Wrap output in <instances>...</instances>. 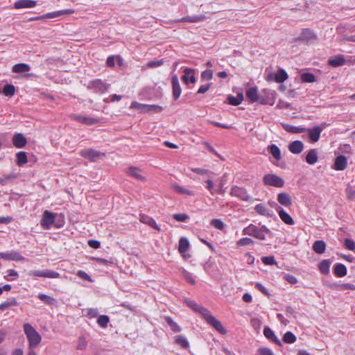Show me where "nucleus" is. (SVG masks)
Instances as JSON below:
<instances>
[{
	"mask_svg": "<svg viewBox=\"0 0 355 355\" xmlns=\"http://www.w3.org/2000/svg\"><path fill=\"white\" fill-rule=\"evenodd\" d=\"M24 333L29 342L30 348L36 347L41 342L42 337L39 333L28 323H25L23 326Z\"/></svg>",
	"mask_w": 355,
	"mask_h": 355,
	"instance_id": "obj_1",
	"label": "nucleus"
},
{
	"mask_svg": "<svg viewBox=\"0 0 355 355\" xmlns=\"http://www.w3.org/2000/svg\"><path fill=\"white\" fill-rule=\"evenodd\" d=\"M263 183L265 185L281 188L284 186V180L275 174H266L263 177Z\"/></svg>",
	"mask_w": 355,
	"mask_h": 355,
	"instance_id": "obj_2",
	"label": "nucleus"
},
{
	"mask_svg": "<svg viewBox=\"0 0 355 355\" xmlns=\"http://www.w3.org/2000/svg\"><path fill=\"white\" fill-rule=\"evenodd\" d=\"M79 155L83 157L88 159L91 162H96L105 156L104 153L92 148L83 149L79 152Z\"/></svg>",
	"mask_w": 355,
	"mask_h": 355,
	"instance_id": "obj_3",
	"label": "nucleus"
},
{
	"mask_svg": "<svg viewBox=\"0 0 355 355\" xmlns=\"http://www.w3.org/2000/svg\"><path fill=\"white\" fill-rule=\"evenodd\" d=\"M245 94L251 103L259 102L263 105L267 103L266 99L258 94V89L256 87L248 89Z\"/></svg>",
	"mask_w": 355,
	"mask_h": 355,
	"instance_id": "obj_4",
	"label": "nucleus"
},
{
	"mask_svg": "<svg viewBox=\"0 0 355 355\" xmlns=\"http://www.w3.org/2000/svg\"><path fill=\"white\" fill-rule=\"evenodd\" d=\"M87 87L96 93H104L107 90L108 85L100 79H95L89 81Z\"/></svg>",
	"mask_w": 355,
	"mask_h": 355,
	"instance_id": "obj_5",
	"label": "nucleus"
},
{
	"mask_svg": "<svg viewBox=\"0 0 355 355\" xmlns=\"http://www.w3.org/2000/svg\"><path fill=\"white\" fill-rule=\"evenodd\" d=\"M243 234L255 237L260 240H265V234L255 225L251 224L243 230Z\"/></svg>",
	"mask_w": 355,
	"mask_h": 355,
	"instance_id": "obj_6",
	"label": "nucleus"
},
{
	"mask_svg": "<svg viewBox=\"0 0 355 355\" xmlns=\"http://www.w3.org/2000/svg\"><path fill=\"white\" fill-rule=\"evenodd\" d=\"M55 218V214L50 212L48 210H45L42 214V218L41 220V226L45 229L49 230L51 225L54 223Z\"/></svg>",
	"mask_w": 355,
	"mask_h": 355,
	"instance_id": "obj_7",
	"label": "nucleus"
},
{
	"mask_svg": "<svg viewBox=\"0 0 355 355\" xmlns=\"http://www.w3.org/2000/svg\"><path fill=\"white\" fill-rule=\"evenodd\" d=\"M28 275L47 278H59L60 277V275L58 272L49 270H31L28 272Z\"/></svg>",
	"mask_w": 355,
	"mask_h": 355,
	"instance_id": "obj_8",
	"label": "nucleus"
},
{
	"mask_svg": "<svg viewBox=\"0 0 355 355\" xmlns=\"http://www.w3.org/2000/svg\"><path fill=\"white\" fill-rule=\"evenodd\" d=\"M230 195L243 201H248L250 198L247 191L244 188L237 186H234L231 189Z\"/></svg>",
	"mask_w": 355,
	"mask_h": 355,
	"instance_id": "obj_9",
	"label": "nucleus"
},
{
	"mask_svg": "<svg viewBox=\"0 0 355 355\" xmlns=\"http://www.w3.org/2000/svg\"><path fill=\"white\" fill-rule=\"evenodd\" d=\"M171 85H172V92H173V97L175 100L179 98L182 93V89L180 85V82L176 74H173L171 76Z\"/></svg>",
	"mask_w": 355,
	"mask_h": 355,
	"instance_id": "obj_10",
	"label": "nucleus"
},
{
	"mask_svg": "<svg viewBox=\"0 0 355 355\" xmlns=\"http://www.w3.org/2000/svg\"><path fill=\"white\" fill-rule=\"evenodd\" d=\"M195 70L190 68H185L183 70L184 74L181 77L182 80L184 84L188 85L189 83H195L196 81L194 76Z\"/></svg>",
	"mask_w": 355,
	"mask_h": 355,
	"instance_id": "obj_11",
	"label": "nucleus"
},
{
	"mask_svg": "<svg viewBox=\"0 0 355 355\" xmlns=\"http://www.w3.org/2000/svg\"><path fill=\"white\" fill-rule=\"evenodd\" d=\"M315 39L316 35L309 28L304 29L297 38V40L306 43H312Z\"/></svg>",
	"mask_w": 355,
	"mask_h": 355,
	"instance_id": "obj_12",
	"label": "nucleus"
},
{
	"mask_svg": "<svg viewBox=\"0 0 355 355\" xmlns=\"http://www.w3.org/2000/svg\"><path fill=\"white\" fill-rule=\"evenodd\" d=\"M0 259L15 261H21L24 259V257L19 253L13 250L6 252H0Z\"/></svg>",
	"mask_w": 355,
	"mask_h": 355,
	"instance_id": "obj_13",
	"label": "nucleus"
},
{
	"mask_svg": "<svg viewBox=\"0 0 355 355\" xmlns=\"http://www.w3.org/2000/svg\"><path fill=\"white\" fill-rule=\"evenodd\" d=\"M71 118L73 120H76L81 123H83L85 125H89L95 124L98 122V120L97 119L92 118L89 116H82V115L73 114L71 116Z\"/></svg>",
	"mask_w": 355,
	"mask_h": 355,
	"instance_id": "obj_14",
	"label": "nucleus"
},
{
	"mask_svg": "<svg viewBox=\"0 0 355 355\" xmlns=\"http://www.w3.org/2000/svg\"><path fill=\"white\" fill-rule=\"evenodd\" d=\"M322 131V128L320 126H315L313 128L306 129V132H308V135L312 142L315 143L320 139V134Z\"/></svg>",
	"mask_w": 355,
	"mask_h": 355,
	"instance_id": "obj_15",
	"label": "nucleus"
},
{
	"mask_svg": "<svg viewBox=\"0 0 355 355\" xmlns=\"http://www.w3.org/2000/svg\"><path fill=\"white\" fill-rule=\"evenodd\" d=\"M12 144L16 148H23L26 146L27 140L21 133H16L12 137Z\"/></svg>",
	"mask_w": 355,
	"mask_h": 355,
	"instance_id": "obj_16",
	"label": "nucleus"
},
{
	"mask_svg": "<svg viewBox=\"0 0 355 355\" xmlns=\"http://www.w3.org/2000/svg\"><path fill=\"white\" fill-rule=\"evenodd\" d=\"M263 334L265 337L269 340L273 342L276 345L281 346L282 342L280 340L275 336L274 331L268 327H265L263 329Z\"/></svg>",
	"mask_w": 355,
	"mask_h": 355,
	"instance_id": "obj_17",
	"label": "nucleus"
},
{
	"mask_svg": "<svg viewBox=\"0 0 355 355\" xmlns=\"http://www.w3.org/2000/svg\"><path fill=\"white\" fill-rule=\"evenodd\" d=\"M255 211L260 215L272 217L274 216V213L272 210L268 209L266 205L263 203L258 204L254 207Z\"/></svg>",
	"mask_w": 355,
	"mask_h": 355,
	"instance_id": "obj_18",
	"label": "nucleus"
},
{
	"mask_svg": "<svg viewBox=\"0 0 355 355\" xmlns=\"http://www.w3.org/2000/svg\"><path fill=\"white\" fill-rule=\"evenodd\" d=\"M277 211L279 214V218L283 222H284L287 225H294L295 223L292 217L286 211H285L281 207H278Z\"/></svg>",
	"mask_w": 355,
	"mask_h": 355,
	"instance_id": "obj_19",
	"label": "nucleus"
},
{
	"mask_svg": "<svg viewBox=\"0 0 355 355\" xmlns=\"http://www.w3.org/2000/svg\"><path fill=\"white\" fill-rule=\"evenodd\" d=\"M304 148L303 143L300 140H295L288 145V150L293 154H300Z\"/></svg>",
	"mask_w": 355,
	"mask_h": 355,
	"instance_id": "obj_20",
	"label": "nucleus"
},
{
	"mask_svg": "<svg viewBox=\"0 0 355 355\" xmlns=\"http://www.w3.org/2000/svg\"><path fill=\"white\" fill-rule=\"evenodd\" d=\"M139 220L146 225H148L149 226L152 227L153 228L159 231L160 227L156 223L155 220L152 218L151 217L145 215V214H140L139 216Z\"/></svg>",
	"mask_w": 355,
	"mask_h": 355,
	"instance_id": "obj_21",
	"label": "nucleus"
},
{
	"mask_svg": "<svg viewBox=\"0 0 355 355\" xmlns=\"http://www.w3.org/2000/svg\"><path fill=\"white\" fill-rule=\"evenodd\" d=\"M36 4V1L33 0H18L15 3L14 8L16 9L33 8Z\"/></svg>",
	"mask_w": 355,
	"mask_h": 355,
	"instance_id": "obj_22",
	"label": "nucleus"
},
{
	"mask_svg": "<svg viewBox=\"0 0 355 355\" xmlns=\"http://www.w3.org/2000/svg\"><path fill=\"white\" fill-rule=\"evenodd\" d=\"M210 320L207 322L209 325L212 326L216 331L221 334H226L227 330L224 328L222 323L218 320L214 316L209 318Z\"/></svg>",
	"mask_w": 355,
	"mask_h": 355,
	"instance_id": "obj_23",
	"label": "nucleus"
},
{
	"mask_svg": "<svg viewBox=\"0 0 355 355\" xmlns=\"http://www.w3.org/2000/svg\"><path fill=\"white\" fill-rule=\"evenodd\" d=\"M71 13H73V10L67 9V10H62L58 11V12H49L46 15H42V16H40L38 17L33 18L32 19L33 20V19H42V18H54V17H57L62 15L71 14Z\"/></svg>",
	"mask_w": 355,
	"mask_h": 355,
	"instance_id": "obj_24",
	"label": "nucleus"
},
{
	"mask_svg": "<svg viewBox=\"0 0 355 355\" xmlns=\"http://www.w3.org/2000/svg\"><path fill=\"white\" fill-rule=\"evenodd\" d=\"M347 159L344 155L338 156L334 162V168L337 171H343L347 166Z\"/></svg>",
	"mask_w": 355,
	"mask_h": 355,
	"instance_id": "obj_25",
	"label": "nucleus"
},
{
	"mask_svg": "<svg viewBox=\"0 0 355 355\" xmlns=\"http://www.w3.org/2000/svg\"><path fill=\"white\" fill-rule=\"evenodd\" d=\"M329 65L334 67L343 66L345 63V59L343 55H337L328 60Z\"/></svg>",
	"mask_w": 355,
	"mask_h": 355,
	"instance_id": "obj_26",
	"label": "nucleus"
},
{
	"mask_svg": "<svg viewBox=\"0 0 355 355\" xmlns=\"http://www.w3.org/2000/svg\"><path fill=\"white\" fill-rule=\"evenodd\" d=\"M277 201L285 207L290 206L292 203L291 196L287 193H279L277 195Z\"/></svg>",
	"mask_w": 355,
	"mask_h": 355,
	"instance_id": "obj_27",
	"label": "nucleus"
},
{
	"mask_svg": "<svg viewBox=\"0 0 355 355\" xmlns=\"http://www.w3.org/2000/svg\"><path fill=\"white\" fill-rule=\"evenodd\" d=\"M318 153L317 149L310 150L306 156V162L309 164H315L318 160Z\"/></svg>",
	"mask_w": 355,
	"mask_h": 355,
	"instance_id": "obj_28",
	"label": "nucleus"
},
{
	"mask_svg": "<svg viewBox=\"0 0 355 355\" xmlns=\"http://www.w3.org/2000/svg\"><path fill=\"white\" fill-rule=\"evenodd\" d=\"M127 173L130 176L138 180L144 181L146 180L145 177L141 174L140 170L136 167L128 168Z\"/></svg>",
	"mask_w": 355,
	"mask_h": 355,
	"instance_id": "obj_29",
	"label": "nucleus"
},
{
	"mask_svg": "<svg viewBox=\"0 0 355 355\" xmlns=\"http://www.w3.org/2000/svg\"><path fill=\"white\" fill-rule=\"evenodd\" d=\"M206 19L205 16L203 15H193V16H188L186 17H183L179 19V21L182 22H189V23H197L199 21H202Z\"/></svg>",
	"mask_w": 355,
	"mask_h": 355,
	"instance_id": "obj_30",
	"label": "nucleus"
},
{
	"mask_svg": "<svg viewBox=\"0 0 355 355\" xmlns=\"http://www.w3.org/2000/svg\"><path fill=\"white\" fill-rule=\"evenodd\" d=\"M334 273L339 277H343L347 275V268L344 264L336 263L334 266Z\"/></svg>",
	"mask_w": 355,
	"mask_h": 355,
	"instance_id": "obj_31",
	"label": "nucleus"
},
{
	"mask_svg": "<svg viewBox=\"0 0 355 355\" xmlns=\"http://www.w3.org/2000/svg\"><path fill=\"white\" fill-rule=\"evenodd\" d=\"M268 150L276 160L279 161L282 159L280 149L277 145L271 144L268 146Z\"/></svg>",
	"mask_w": 355,
	"mask_h": 355,
	"instance_id": "obj_32",
	"label": "nucleus"
},
{
	"mask_svg": "<svg viewBox=\"0 0 355 355\" xmlns=\"http://www.w3.org/2000/svg\"><path fill=\"white\" fill-rule=\"evenodd\" d=\"M284 129L291 133H302L305 132L306 128L300 127V126H293L288 124H283Z\"/></svg>",
	"mask_w": 355,
	"mask_h": 355,
	"instance_id": "obj_33",
	"label": "nucleus"
},
{
	"mask_svg": "<svg viewBox=\"0 0 355 355\" xmlns=\"http://www.w3.org/2000/svg\"><path fill=\"white\" fill-rule=\"evenodd\" d=\"M12 70L14 73H24L29 71L31 70V67L28 64L19 63L15 64L12 67Z\"/></svg>",
	"mask_w": 355,
	"mask_h": 355,
	"instance_id": "obj_34",
	"label": "nucleus"
},
{
	"mask_svg": "<svg viewBox=\"0 0 355 355\" xmlns=\"http://www.w3.org/2000/svg\"><path fill=\"white\" fill-rule=\"evenodd\" d=\"M326 249V244L323 241H315L313 245V250L317 254H322Z\"/></svg>",
	"mask_w": 355,
	"mask_h": 355,
	"instance_id": "obj_35",
	"label": "nucleus"
},
{
	"mask_svg": "<svg viewBox=\"0 0 355 355\" xmlns=\"http://www.w3.org/2000/svg\"><path fill=\"white\" fill-rule=\"evenodd\" d=\"M174 341L177 345H180L181 347H182L184 349H187L189 347V341L187 340L186 337H184L183 336H181V335L175 336L174 337Z\"/></svg>",
	"mask_w": 355,
	"mask_h": 355,
	"instance_id": "obj_36",
	"label": "nucleus"
},
{
	"mask_svg": "<svg viewBox=\"0 0 355 355\" xmlns=\"http://www.w3.org/2000/svg\"><path fill=\"white\" fill-rule=\"evenodd\" d=\"M331 261L329 259H324L320 262L318 268L321 273L327 275L329 272V268L331 266Z\"/></svg>",
	"mask_w": 355,
	"mask_h": 355,
	"instance_id": "obj_37",
	"label": "nucleus"
},
{
	"mask_svg": "<svg viewBox=\"0 0 355 355\" xmlns=\"http://www.w3.org/2000/svg\"><path fill=\"white\" fill-rule=\"evenodd\" d=\"M288 77V76L286 71L283 69H279L275 75V80L277 83H284Z\"/></svg>",
	"mask_w": 355,
	"mask_h": 355,
	"instance_id": "obj_38",
	"label": "nucleus"
},
{
	"mask_svg": "<svg viewBox=\"0 0 355 355\" xmlns=\"http://www.w3.org/2000/svg\"><path fill=\"white\" fill-rule=\"evenodd\" d=\"M330 286L332 288H335V289L340 290V291H343V290L354 291L355 290V285L352 284H347V283L340 284H333Z\"/></svg>",
	"mask_w": 355,
	"mask_h": 355,
	"instance_id": "obj_39",
	"label": "nucleus"
},
{
	"mask_svg": "<svg viewBox=\"0 0 355 355\" xmlns=\"http://www.w3.org/2000/svg\"><path fill=\"white\" fill-rule=\"evenodd\" d=\"M228 103L232 105H239L243 100V95L242 93H239L236 96H229L227 97Z\"/></svg>",
	"mask_w": 355,
	"mask_h": 355,
	"instance_id": "obj_40",
	"label": "nucleus"
},
{
	"mask_svg": "<svg viewBox=\"0 0 355 355\" xmlns=\"http://www.w3.org/2000/svg\"><path fill=\"white\" fill-rule=\"evenodd\" d=\"M196 312L200 313L202 316V318L206 320L207 322H208L210 320L209 318H212L214 317L212 315L210 314V312L207 309L202 306H200Z\"/></svg>",
	"mask_w": 355,
	"mask_h": 355,
	"instance_id": "obj_41",
	"label": "nucleus"
},
{
	"mask_svg": "<svg viewBox=\"0 0 355 355\" xmlns=\"http://www.w3.org/2000/svg\"><path fill=\"white\" fill-rule=\"evenodd\" d=\"M196 312L200 313L202 316V318L206 320L207 322H208L210 320L209 318H212L214 317L212 315L210 314V312L207 309L202 306H200Z\"/></svg>",
	"mask_w": 355,
	"mask_h": 355,
	"instance_id": "obj_42",
	"label": "nucleus"
},
{
	"mask_svg": "<svg viewBox=\"0 0 355 355\" xmlns=\"http://www.w3.org/2000/svg\"><path fill=\"white\" fill-rule=\"evenodd\" d=\"M189 242L186 238H181L179 241L178 250L181 254L184 253L189 248Z\"/></svg>",
	"mask_w": 355,
	"mask_h": 355,
	"instance_id": "obj_43",
	"label": "nucleus"
},
{
	"mask_svg": "<svg viewBox=\"0 0 355 355\" xmlns=\"http://www.w3.org/2000/svg\"><path fill=\"white\" fill-rule=\"evenodd\" d=\"M38 298L48 305H52L56 302V300L46 294L40 293Z\"/></svg>",
	"mask_w": 355,
	"mask_h": 355,
	"instance_id": "obj_44",
	"label": "nucleus"
},
{
	"mask_svg": "<svg viewBox=\"0 0 355 355\" xmlns=\"http://www.w3.org/2000/svg\"><path fill=\"white\" fill-rule=\"evenodd\" d=\"M173 188L176 192H178L180 194H184V195H187V196H193L194 195L193 191L189 190V189H187L184 187H182L181 186H179V185H173Z\"/></svg>",
	"mask_w": 355,
	"mask_h": 355,
	"instance_id": "obj_45",
	"label": "nucleus"
},
{
	"mask_svg": "<svg viewBox=\"0 0 355 355\" xmlns=\"http://www.w3.org/2000/svg\"><path fill=\"white\" fill-rule=\"evenodd\" d=\"M283 341L288 344L294 343L296 341V336L291 331H287L283 336Z\"/></svg>",
	"mask_w": 355,
	"mask_h": 355,
	"instance_id": "obj_46",
	"label": "nucleus"
},
{
	"mask_svg": "<svg viewBox=\"0 0 355 355\" xmlns=\"http://www.w3.org/2000/svg\"><path fill=\"white\" fill-rule=\"evenodd\" d=\"M17 163L18 165L21 166L27 162V156L25 152H19L16 155Z\"/></svg>",
	"mask_w": 355,
	"mask_h": 355,
	"instance_id": "obj_47",
	"label": "nucleus"
},
{
	"mask_svg": "<svg viewBox=\"0 0 355 355\" xmlns=\"http://www.w3.org/2000/svg\"><path fill=\"white\" fill-rule=\"evenodd\" d=\"M15 90V89L14 85L11 84H6L3 87V93L6 96L11 97L14 95Z\"/></svg>",
	"mask_w": 355,
	"mask_h": 355,
	"instance_id": "obj_48",
	"label": "nucleus"
},
{
	"mask_svg": "<svg viewBox=\"0 0 355 355\" xmlns=\"http://www.w3.org/2000/svg\"><path fill=\"white\" fill-rule=\"evenodd\" d=\"M166 322L170 326L171 330L174 332H180L181 331L180 327L171 318L167 317Z\"/></svg>",
	"mask_w": 355,
	"mask_h": 355,
	"instance_id": "obj_49",
	"label": "nucleus"
},
{
	"mask_svg": "<svg viewBox=\"0 0 355 355\" xmlns=\"http://www.w3.org/2000/svg\"><path fill=\"white\" fill-rule=\"evenodd\" d=\"M109 321V317L105 315H100L97 319L98 324L103 328L107 327Z\"/></svg>",
	"mask_w": 355,
	"mask_h": 355,
	"instance_id": "obj_50",
	"label": "nucleus"
},
{
	"mask_svg": "<svg viewBox=\"0 0 355 355\" xmlns=\"http://www.w3.org/2000/svg\"><path fill=\"white\" fill-rule=\"evenodd\" d=\"M17 304L15 299L12 298L10 300L6 301L0 304V310L4 311L10 306H16Z\"/></svg>",
	"mask_w": 355,
	"mask_h": 355,
	"instance_id": "obj_51",
	"label": "nucleus"
},
{
	"mask_svg": "<svg viewBox=\"0 0 355 355\" xmlns=\"http://www.w3.org/2000/svg\"><path fill=\"white\" fill-rule=\"evenodd\" d=\"M301 80L304 83H313L315 81V76L311 73H304L301 75Z\"/></svg>",
	"mask_w": 355,
	"mask_h": 355,
	"instance_id": "obj_52",
	"label": "nucleus"
},
{
	"mask_svg": "<svg viewBox=\"0 0 355 355\" xmlns=\"http://www.w3.org/2000/svg\"><path fill=\"white\" fill-rule=\"evenodd\" d=\"M162 110V107L156 105H146L145 107V112H160Z\"/></svg>",
	"mask_w": 355,
	"mask_h": 355,
	"instance_id": "obj_53",
	"label": "nucleus"
},
{
	"mask_svg": "<svg viewBox=\"0 0 355 355\" xmlns=\"http://www.w3.org/2000/svg\"><path fill=\"white\" fill-rule=\"evenodd\" d=\"M146 104H141L138 102L134 101L130 105V108L138 110L141 112H145Z\"/></svg>",
	"mask_w": 355,
	"mask_h": 355,
	"instance_id": "obj_54",
	"label": "nucleus"
},
{
	"mask_svg": "<svg viewBox=\"0 0 355 355\" xmlns=\"http://www.w3.org/2000/svg\"><path fill=\"white\" fill-rule=\"evenodd\" d=\"M87 345V343L84 336H80L78 338L76 348L80 350L85 349Z\"/></svg>",
	"mask_w": 355,
	"mask_h": 355,
	"instance_id": "obj_55",
	"label": "nucleus"
},
{
	"mask_svg": "<svg viewBox=\"0 0 355 355\" xmlns=\"http://www.w3.org/2000/svg\"><path fill=\"white\" fill-rule=\"evenodd\" d=\"M211 225L218 230H223L224 228V223L220 219H213L210 223Z\"/></svg>",
	"mask_w": 355,
	"mask_h": 355,
	"instance_id": "obj_56",
	"label": "nucleus"
},
{
	"mask_svg": "<svg viewBox=\"0 0 355 355\" xmlns=\"http://www.w3.org/2000/svg\"><path fill=\"white\" fill-rule=\"evenodd\" d=\"M185 304L191 309H193L194 311H197L198 308L200 305L198 304L196 302H195L193 300H191L189 299H185L184 300Z\"/></svg>",
	"mask_w": 355,
	"mask_h": 355,
	"instance_id": "obj_57",
	"label": "nucleus"
},
{
	"mask_svg": "<svg viewBox=\"0 0 355 355\" xmlns=\"http://www.w3.org/2000/svg\"><path fill=\"white\" fill-rule=\"evenodd\" d=\"M182 276L186 279V280L189 282L191 284H195L196 282L192 275L187 271L186 270H182Z\"/></svg>",
	"mask_w": 355,
	"mask_h": 355,
	"instance_id": "obj_58",
	"label": "nucleus"
},
{
	"mask_svg": "<svg viewBox=\"0 0 355 355\" xmlns=\"http://www.w3.org/2000/svg\"><path fill=\"white\" fill-rule=\"evenodd\" d=\"M254 243L253 240L250 238L245 237L242 238L238 241L237 245L239 246L248 245L252 244Z\"/></svg>",
	"mask_w": 355,
	"mask_h": 355,
	"instance_id": "obj_59",
	"label": "nucleus"
},
{
	"mask_svg": "<svg viewBox=\"0 0 355 355\" xmlns=\"http://www.w3.org/2000/svg\"><path fill=\"white\" fill-rule=\"evenodd\" d=\"M173 218L177 221L184 222L189 218V216L186 214H175L173 215Z\"/></svg>",
	"mask_w": 355,
	"mask_h": 355,
	"instance_id": "obj_60",
	"label": "nucleus"
},
{
	"mask_svg": "<svg viewBox=\"0 0 355 355\" xmlns=\"http://www.w3.org/2000/svg\"><path fill=\"white\" fill-rule=\"evenodd\" d=\"M345 245L347 249H349L350 250H355V242L352 239H346L345 240Z\"/></svg>",
	"mask_w": 355,
	"mask_h": 355,
	"instance_id": "obj_61",
	"label": "nucleus"
},
{
	"mask_svg": "<svg viewBox=\"0 0 355 355\" xmlns=\"http://www.w3.org/2000/svg\"><path fill=\"white\" fill-rule=\"evenodd\" d=\"M257 355H273L272 352L266 347H261L258 349Z\"/></svg>",
	"mask_w": 355,
	"mask_h": 355,
	"instance_id": "obj_62",
	"label": "nucleus"
},
{
	"mask_svg": "<svg viewBox=\"0 0 355 355\" xmlns=\"http://www.w3.org/2000/svg\"><path fill=\"white\" fill-rule=\"evenodd\" d=\"M261 260L266 265H272L275 263V259L272 256L263 257Z\"/></svg>",
	"mask_w": 355,
	"mask_h": 355,
	"instance_id": "obj_63",
	"label": "nucleus"
},
{
	"mask_svg": "<svg viewBox=\"0 0 355 355\" xmlns=\"http://www.w3.org/2000/svg\"><path fill=\"white\" fill-rule=\"evenodd\" d=\"M346 193H347V196L348 197V198L351 199V200H355V190L350 188V187H347L346 189Z\"/></svg>",
	"mask_w": 355,
	"mask_h": 355,
	"instance_id": "obj_64",
	"label": "nucleus"
}]
</instances>
